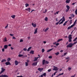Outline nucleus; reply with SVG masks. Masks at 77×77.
<instances>
[{"label":"nucleus","mask_w":77,"mask_h":77,"mask_svg":"<svg viewBox=\"0 0 77 77\" xmlns=\"http://www.w3.org/2000/svg\"><path fill=\"white\" fill-rule=\"evenodd\" d=\"M25 10L27 11H28L29 12H30V8H28L27 9H26Z\"/></svg>","instance_id":"16"},{"label":"nucleus","mask_w":77,"mask_h":77,"mask_svg":"<svg viewBox=\"0 0 77 77\" xmlns=\"http://www.w3.org/2000/svg\"><path fill=\"white\" fill-rule=\"evenodd\" d=\"M11 17L12 18H13V19H14L15 17V15H13L11 16Z\"/></svg>","instance_id":"32"},{"label":"nucleus","mask_w":77,"mask_h":77,"mask_svg":"<svg viewBox=\"0 0 77 77\" xmlns=\"http://www.w3.org/2000/svg\"><path fill=\"white\" fill-rule=\"evenodd\" d=\"M76 22H77V20H75V22L73 24H74V25H75V24Z\"/></svg>","instance_id":"45"},{"label":"nucleus","mask_w":77,"mask_h":77,"mask_svg":"<svg viewBox=\"0 0 77 77\" xmlns=\"http://www.w3.org/2000/svg\"><path fill=\"white\" fill-rule=\"evenodd\" d=\"M71 17H72V18H74V17H75V15H74V14H72L71 15Z\"/></svg>","instance_id":"34"},{"label":"nucleus","mask_w":77,"mask_h":77,"mask_svg":"<svg viewBox=\"0 0 77 77\" xmlns=\"http://www.w3.org/2000/svg\"><path fill=\"white\" fill-rule=\"evenodd\" d=\"M2 52H4L5 51V48H3L2 49Z\"/></svg>","instance_id":"47"},{"label":"nucleus","mask_w":77,"mask_h":77,"mask_svg":"<svg viewBox=\"0 0 77 77\" xmlns=\"http://www.w3.org/2000/svg\"><path fill=\"white\" fill-rule=\"evenodd\" d=\"M38 70L40 71V72H41V71L43 70V68H38Z\"/></svg>","instance_id":"17"},{"label":"nucleus","mask_w":77,"mask_h":77,"mask_svg":"<svg viewBox=\"0 0 77 77\" xmlns=\"http://www.w3.org/2000/svg\"><path fill=\"white\" fill-rule=\"evenodd\" d=\"M68 38L69 39V42H72V35L70 34L68 36Z\"/></svg>","instance_id":"1"},{"label":"nucleus","mask_w":77,"mask_h":77,"mask_svg":"<svg viewBox=\"0 0 77 77\" xmlns=\"http://www.w3.org/2000/svg\"><path fill=\"white\" fill-rule=\"evenodd\" d=\"M63 74H64L63 73H60L58 75L56 76V77H58L59 76H60V75H63Z\"/></svg>","instance_id":"19"},{"label":"nucleus","mask_w":77,"mask_h":77,"mask_svg":"<svg viewBox=\"0 0 77 77\" xmlns=\"http://www.w3.org/2000/svg\"><path fill=\"white\" fill-rule=\"evenodd\" d=\"M56 73H57V72H55L54 73V75H56Z\"/></svg>","instance_id":"57"},{"label":"nucleus","mask_w":77,"mask_h":77,"mask_svg":"<svg viewBox=\"0 0 77 77\" xmlns=\"http://www.w3.org/2000/svg\"><path fill=\"white\" fill-rule=\"evenodd\" d=\"M38 61H37L36 62L33 63L32 64V66H36L37 65V64H38Z\"/></svg>","instance_id":"5"},{"label":"nucleus","mask_w":77,"mask_h":77,"mask_svg":"<svg viewBox=\"0 0 77 77\" xmlns=\"http://www.w3.org/2000/svg\"><path fill=\"white\" fill-rule=\"evenodd\" d=\"M8 24L7 25V26L5 27V28L6 29V28H8Z\"/></svg>","instance_id":"56"},{"label":"nucleus","mask_w":77,"mask_h":77,"mask_svg":"<svg viewBox=\"0 0 77 77\" xmlns=\"http://www.w3.org/2000/svg\"><path fill=\"white\" fill-rule=\"evenodd\" d=\"M45 21H48V18L47 17H45Z\"/></svg>","instance_id":"33"},{"label":"nucleus","mask_w":77,"mask_h":77,"mask_svg":"<svg viewBox=\"0 0 77 77\" xmlns=\"http://www.w3.org/2000/svg\"><path fill=\"white\" fill-rule=\"evenodd\" d=\"M59 54V52H57V53H55V54L56 56H58Z\"/></svg>","instance_id":"27"},{"label":"nucleus","mask_w":77,"mask_h":77,"mask_svg":"<svg viewBox=\"0 0 77 77\" xmlns=\"http://www.w3.org/2000/svg\"><path fill=\"white\" fill-rule=\"evenodd\" d=\"M8 45H5L4 46V48L5 49H7L8 48Z\"/></svg>","instance_id":"18"},{"label":"nucleus","mask_w":77,"mask_h":77,"mask_svg":"<svg viewBox=\"0 0 77 77\" xmlns=\"http://www.w3.org/2000/svg\"><path fill=\"white\" fill-rule=\"evenodd\" d=\"M42 53H44V51H45V49H42Z\"/></svg>","instance_id":"40"},{"label":"nucleus","mask_w":77,"mask_h":77,"mask_svg":"<svg viewBox=\"0 0 77 77\" xmlns=\"http://www.w3.org/2000/svg\"><path fill=\"white\" fill-rule=\"evenodd\" d=\"M37 32H38V29H37V28L35 29V31L34 32V34H36V33H37Z\"/></svg>","instance_id":"15"},{"label":"nucleus","mask_w":77,"mask_h":77,"mask_svg":"<svg viewBox=\"0 0 77 77\" xmlns=\"http://www.w3.org/2000/svg\"><path fill=\"white\" fill-rule=\"evenodd\" d=\"M62 40H63V39L62 38L59 39L57 41V42H59L61 41H62Z\"/></svg>","instance_id":"22"},{"label":"nucleus","mask_w":77,"mask_h":77,"mask_svg":"<svg viewBox=\"0 0 77 77\" xmlns=\"http://www.w3.org/2000/svg\"><path fill=\"white\" fill-rule=\"evenodd\" d=\"M32 25L34 27H36V24H34L33 23H32Z\"/></svg>","instance_id":"14"},{"label":"nucleus","mask_w":77,"mask_h":77,"mask_svg":"<svg viewBox=\"0 0 77 77\" xmlns=\"http://www.w3.org/2000/svg\"><path fill=\"white\" fill-rule=\"evenodd\" d=\"M25 63V66H28V65H29V64H28V63L27 62H26Z\"/></svg>","instance_id":"35"},{"label":"nucleus","mask_w":77,"mask_h":77,"mask_svg":"<svg viewBox=\"0 0 77 77\" xmlns=\"http://www.w3.org/2000/svg\"><path fill=\"white\" fill-rule=\"evenodd\" d=\"M7 61L8 62H9V61H10V60H11V58H8L7 59Z\"/></svg>","instance_id":"31"},{"label":"nucleus","mask_w":77,"mask_h":77,"mask_svg":"<svg viewBox=\"0 0 77 77\" xmlns=\"http://www.w3.org/2000/svg\"><path fill=\"white\" fill-rule=\"evenodd\" d=\"M48 29H49V28H47L45 30V32H47V31L48 30Z\"/></svg>","instance_id":"37"},{"label":"nucleus","mask_w":77,"mask_h":77,"mask_svg":"<svg viewBox=\"0 0 77 77\" xmlns=\"http://www.w3.org/2000/svg\"><path fill=\"white\" fill-rule=\"evenodd\" d=\"M23 42V39H21L20 41V42Z\"/></svg>","instance_id":"58"},{"label":"nucleus","mask_w":77,"mask_h":77,"mask_svg":"<svg viewBox=\"0 0 77 77\" xmlns=\"http://www.w3.org/2000/svg\"><path fill=\"white\" fill-rule=\"evenodd\" d=\"M71 67L68 68V70H69V71H71Z\"/></svg>","instance_id":"36"},{"label":"nucleus","mask_w":77,"mask_h":77,"mask_svg":"<svg viewBox=\"0 0 77 77\" xmlns=\"http://www.w3.org/2000/svg\"><path fill=\"white\" fill-rule=\"evenodd\" d=\"M1 69L2 70L0 72V74H2V73H3V72L5 71V69H3V67H2L1 68Z\"/></svg>","instance_id":"4"},{"label":"nucleus","mask_w":77,"mask_h":77,"mask_svg":"<svg viewBox=\"0 0 77 77\" xmlns=\"http://www.w3.org/2000/svg\"><path fill=\"white\" fill-rule=\"evenodd\" d=\"M66 8H67V9H66V12H68L69 11V9H70V7H69V5H66Z\"/></svg>","instance_id":"3"},{"label":"nucleus","mask_w":77,"mask_h":77,"mask_svg":"<svg viewBox=\"0 0 77 77\" xmlns=\"http://www.w3.org/2000/svg\"><path fill=\"white\" fill-rule=\"evenodd\" d=\"M38 58H39V57H35L33 61L34 62H36V61H37L38 60Z\"/></svg>","instance_id":"8"},{"label":"nucleus","mask_w":77,"mask_h":77,"mask_svg":"<svg viewBox=\"0 0 77 77\" xmlns=\"http://www.w3.org/2000/svg\"><path fill=\"white\" fill-rule=\"evenodd\" d=\"M69 18L70 20H71V19H72V17H69Z\"/></svg>","instance_id":"64"},{"label":"nucleus","mask_w":77,"mask_h":77,"mask_svg":"<svg viewBox=\"0 0 77 77\" xmlns=\"http://www.w3.org/2000/svg\"><path fill=\"white\" fill-rule=\"evenodd\" d=\"M56 43H57V42H54L53 43V44H54V45H55H55H56Z\"/></svg>","instance_id":"55"},{"label":"nucleus","mask_w":77,"mask_h":77,"mask_svg":"<svg viewBox=\"0 0 77 77\" xmlns=\"http://www.w3.org/2000/svg\"><path fill=\"white\" fill-rule=\"evenodd\" d=\"M75 75H73L71 77H75Z\"/></svg>","instance_id":"63"},{"label":"nucleus","mask_w":77,"mask_h":77,"mask_svg":"<svg viewBox=\"0 0 77 77\" xmlns=\"http://www.w3.org/2000/svg\"><path fill=\"white\" fill-rule=\"evenodd\" d=\"M3 41L4 42H7V39H6V37H5L4 38Z\"/></svg>","instance_id":"21"},{"label":"nucleus","mask_w":77,"mask_h":77,"mask_svg":"<svg viewBox=\"0 0 77 77\" xmlns=\"http://www.w3.org/2000/svg\"><path fill=\"white\" fill-rule=\"evenodd\" d=\"M30 54H34V51H31L30 52Z\"/></svg>","instance_id":"20"},{"label":"nucleus","mask_w":77,"mask_h":77,"mask_svg":"<svg viewBox=\"0 0 77 77\" xmlns=\"http://www.w3.org/2000/svg\"><path fill=\"white\" fill-rule=\"evenodd\" d=\"M45 60H44L42 61V65H44L45 64Z\"/></svg>","instance_id":"28"},{"label":"nucleus","mask_w":77,"mask_h":77,"mask_svg":"<svg viewBox=\"0 0 77 77\" xmlns=\"http://www.w3.org/2000/svg\"><path fill=\"white\" fill-rule=\"evenodd\" d=\"M77 42H74V43H72L73 45H74V44H76L77 43Z\"/></svg>","instance_id":"51"},{"label":"nucleus","mask_w":77,"mask_h":77,"mask_svg":"<svg viewBox=\"0 0 77 77\" xmlns=\"http://www.w3.org/2000/svg\"><path fill=\"white\" fill-rule=\"evenodd\" d=\"M51 71V69H50L48 70V72H50V71Z\"/></svg>","instance_id":"59"},{"label":"nucleus","mask_w":77,"mask_h":77,"mask_svg":"<svg viewBox=\"0 0 77 77\" xmlns=\"http://www.w3.org/2000/svg\"><path fill=\"white\" fill-rule=\"evenodd\" d=\"M15 63L16 65H18V63H19V62H18L17 60H16L15 61Z\"/></svg>","instance_id":"12"},{"label":"nucleus","mask_w":77,"mask_h":77,"mask_svg":"<svg viewBox=\"0 0 77 77\" xmlns=\"http://www.w3.org/2000/svg\"><path fill=\"white\" fill-rule=\"evenodd\" d=\"M43 75L44 76H45L46 75V73H44L43 74Z\"/></svg>","instance_id":"46"},{"label":"nucleus","mask_w":77,"mask_h":77,"mask_svg":"<svg viewBox=\"0 0 77 77\" xmlns=\"http://www.w3.org/2000/svg\"><path fill=\"white\" fill-rule=\"evenodd\" d=\"M75 13L76 15H77V8L75 11Z\"/></svg>","instance_id":"43"},{"label":"nucleus","mask_w":77,"mask_h":77,"mask_svg":"<svg viewBox=\"0 0 77 77\" xmlns=\"http://www.w3.org/2000/svg\"><path fill=\"white\" fill-rule=\"evenodd\" d=\"M72 20H70L69 23H70V24H72Z\"/></svg>","instance_id":"39"},{"label":"nucleus","mask_w":77,"mask_h":77,"mask_svg":"<svg viewBox=\"0 0 77 77\" xmlns=\"http://www.w3.org/2000/svg\"><path fill=\"white\" fill-rule=\"evenodd\" d=\"M62 20V19H60L58 22H57V23H56V25H58V24H59V23H60V21H61Z\"/></svg>","instance_id":"13"},{"label":"nucleus","mask_w":77,"mask_h":77,"mask_svg":"<svg viewBox=\"0 0 77 77\" xmlns=\"http://www.w3.org/2000/svg\"><path fill=\"white\" fill-rule=\"evenodd\" d=\"M66 54H67V52L65 53L64 54V56H66Z\"/></svg>","instance_id":"54"},{"label":"nucleus","mask_w":77,"mask_h":77,"mask_svg":"<svg viewBox=\"0 0 77 77\" xmlns=\"http://www.w3.org/2000/svg\"><path fill=\"white\" fill-rule=\"evenodd\" d=\"M23 50H24V51H27V48H23Z\"/></svg>","instance_id":"49"},{"label":"nucleus","mask_w":77,"mask_h":77,"mask_svg":"<svg viewBox=\"0 0 77 77\" xmlns=\"http://www.w3.org/2000/svg\"><path fill=\"white\" fill-rule=\"evenodd\" d=\"M26 7H27V6H29V4L27 3H26L25 4Z\"/></svg>","instance_id":"42"},{"label":"nucleus","mask_w":77,"mask_h":77,"mask_svg":"<svg viewBox=\"0 0 77 77\" xmlns=\"http://www.w3.org/2000/svg\"><path fill=\"white\" fill-rule=\"evenodd\" d=\"M45 63H46V64H48V63H49L48 61H45Z\"/></svg>","instance_id":"44"},{"label":"nucleus","mask_w":77,"mask_h":77,"mask_svg":"<svg viewBox=\"0 0 77 77\" xmlns=\"http://www.w3.org/2000/svg\"><path fill=\"white\" fill-rule=\"evenodd\" d=\"M61 19H62V21H61V22L63 23V22H64V21H65V17L64 16H63L62 17V18H61Z\"/></svg>","instance_id":"10"},{"label":"nucleus","mask_w":77,"mask_h":77,"mask_svg":"<svg viewBox=\"0 0 77 77\" xmlns=\"http://www.w3.org/2000/svg\"><path fill=\"white\" fill-rule=\"evenodd\" d=\"M48 58H49V59H52V56H49L48 57Z\"/></svg>","instance_id":"50"},{"label":"nucleus","mask_w":77,"mask_h":77,"mask_svg":"<svg viewBox=\"0 0 77 77\" xmlns=\"http://www.w3.org/2000/svg\"><path fill=\"white\" fill-rule=\"evenodd\" d=\"M53 50V48H51V49H50L47 51V52H50V51H51V50Z\"/></svg>","instance_id":"26"},{"label":"nucleus","mask_w":77,"mask_h":77,"mask_svg":"<svg viewBox=\"0 0 77 77\" xmlns=\"http://www.w3.org/2000/svg\"><path fill=\"white\" fill-rule=\"evenodd\" d=\"M47 12V10L46 9L45 10V11H43V12L44 13H46V12Z\"/></svg>","instance_id":"41"},{"label":"nucleus","mask_w":77,"mask_h":77,"mask_svg":"<svg viewBox=\"0 0 77 77\" xmlns=\"http://www.w3.org/2000/svg\"><path fill=\"white\" fill-rule=\"evenodd\" d=\"M13 39H16V38L15 37H13Z\"/></svg>","instance_id":"62"},{"label":"nucleus","mask_w":77,"mask_h":77,"mask_svg":"<svg viewBox=\"0 0 77 77\" xmlns=\"http://www.w3.org/2000/svg\"><path fill=\"white\" fill-rule=\"evenodd\" d=\"M53 70H54V71H58V68H57V67H55L54 66Z\"/></svg>","instance_id":"11"},{"label":"nucleus","mask_w":77,"mask_h":77,"mask_svg":"<svg viewBox=\"0 0 77 77\" xmlns=\"http://www.w3.org/2000/svg\"><path fill=\"white\" fill-rule=\"evenodd\" d=\"M69 59V57H67L66 58V60H67L68 59Z\"/></svg>","instance_id":"48"},{"label":"nucleus","mask_w":77,"mask_h":77,"mask_svg":"<svg viewBox=\"0 0 77 77\" xmlns=\"http://www.w3.org/2000/svg\"><path fill=\"white\" fill-rule=\"evenodd\" d=\"M0 77H8V76L6 75H0Z\"/></svg>","instance_id":"9"},{"label":"nucleus","mask_w":77,"mask_h":77,"mask_svg":"<svg viewBox=\"0 0 77 77\" xmlns=\"http://www.w3.org/2000/svg\"><path fill=\"white\" fill-rule=\"evenodd\" d=\"M31 48H32V47H30L27 50V51H29L30 50V49H31Z\"/></svg>","instance_id":"29"},{"label":"nucleus","mask_w":77,"mask_h":77,"mask_svg":"<svg viewBox=\"0 0 77 77\" xmlns=\"http://www.w3.org/2000/svg\"><path fill=\"white\" fill-rule=\"evenodd\" d=\"M5 65H11V64L10 63V62H9V61L6 62L5 63Z\"/></svg>","instance_id":"7"},{"label":"nucleus","mask_w":77,"mask_h":77,"mask_svg":"<svg viewBox=\"0 0 77 77\" xmlns=\"http://www.w3.org/2000/svg\"><path fill=\"white\" fill-rule=\"evenodd\" d=\"M23 55L21 54H19L18 55V57H22V56H23Z\"/></svg>","instance_id":"25"},{"label":"nucleus","mask_w":77,"mask_h":77,"mask_svg":"<svg viewBox=\"0 0 77 77\" xmlns=\"http://www.w3.org/2000/svg\"><path fill=\"white\" fill-rule=\"evenodd\" d=\"M74 26V24H73L71 25L70 26H69L67 28V30H69V29H70L71 28H72V27H73Z\"/></svg>","instance_id":"6"},{"label":"nucleus","mask_w":77,"mask_h":77,"mask_svg":"<svg viewBox=\"0 0 77 77\" xmlns=\"http://www.w3.org/2000/svg\"><path fill=\"white\" fill-rule=\"evenodd\" d=\"M59 45V43H56V46H57L58 45Z\"/></svg>","instance_id":"52"},{"label":"nucleus","mask_w":77,"mask_h":77,"mask_svg":"<svg viewBox=\"0 0 77 77\" xmlns=\"http://www.w3.org/2000/svg\"><path fill=\"white\" fill-rule=\"evenodd\" d=\"M70 1H71V0H66V3H69L70 2Z\"/></svg>","instance_id":"24"},{"label":"nucleus","mask_w":77,"mask_h":77,"mask_svg":"<svg viewBox=\"0 0 77 77\" xmlns=\"http://www.w3.org/2000/svg\"><path fill=\"white\" fill-rule=\"evenodd\" d=\"M10 36H14V34H10Z\"/></svg>","instance_id":"53"},{"label":"nucleus","mask_w":77,"mask_h":77,"mask_svg":"<svg viewBox=\"0 0 77 77\" xmlns=\"http://www.w3.org/2000/svg\"><path fill=\"white\" fill-rule=\"evenodd\" d=\"M59 11H57L56 12V14H59Z\"/></svg>","instance_id":"61"},{"label":"nucleus","mask_w":77,"mask_h":77,"mask_svg":"<svg viewBox=\"0 0 77 77\" xmlns=\"http://www.w3.org/2000/svg\"><path fill=\"white\" fill-rule=\"evenodd\" d=\"M16 77H23V75L18 76Z\"/></svg>","instance_id":"60"},{"label":"nucleus","mask_w":77,"mask_h":77,"mask_svg":"<svg viewBox=\"0 0 77 77\" xmlns=\"http://www.w3.org/2000/svg\"><path fill=\"white\" fill-rule=\"evenodd\" d=\"M73 46V45L72 44V43H70L69 45H68L66 46L67 48H71Z\"/></svg>","instance_id":"2"},{"label":"nucleus","mask_w":77,"mask_h":77,"mask_svg":"<svg viewBox=\"0 0 77 77\" xmlns=\"http://www.w3.org/2000/svg\"><path fill=\"white\" fill-rule=\"evenodd\" d=\"M6 59H4L2 60L1 61V62H6Z\"/></svg>","instance_id":"30"},{"label":"nucleus","mask_w":77,"mask_h":77,"mask_svg":"<svg viewBox=\"0 0 77 77\" xmlns=\"http://www.w3.org/2000/svg\"><path fill=\"white\" fill-rule=\"evenodd\" d=\"M76 39H77V37H76L75 39L73 40V42H75V41H76Z\"/></svg>","instance_id":"38"},{"label":"nucleus","mask_w":77,"mask_h":77,"mask_svg":"<svg viewBox=\"0 0 77 77\" xmlns=\"http://www.w3.org/2000/svg\"><path fill=\"white\" fill-rule=\"evenodd\" d=\"M68 21H65V23H63V26H65V25H66V23H68Z\"/></svg>","instance_id":"23"}]
</instances>
